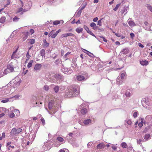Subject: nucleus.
<instances>
[{
	"instance_id": "obj_1",
	"label": "nucleus",
	"mask_w": 152,
	"mask_h": 152,
	"mask_svg": "<svg viewBox=\"0 0 152 152\" xmlns=\"http://www.w3.org/2000/svg\"><path fill=\"white\" fill-rule=\"evenodd\" d=\"M77 88L78 86L75 85L71 86L66 93V97H73L77 96L79 94L78 91L77 90Z\"/></svg>"
},
{
	"instance_id": "obj_2",
	"label": "nucleus",
	"mask_w": 152,
	"mask_h": 152,
	"mask_svg": "<svg viewBox=\"0 0 152 152\" xmlns=\"http://www.w3.org/2000/svg\"><path fill=\"white\" fill-rule=\"evenodd\" d=\"M57 106H58V105L57 104L56 102L51 100L49 102L48 106L49 109L51 111L50 112H49L47 108H46V109L49 113L53 114L57 111L58 107L57 108Z\"/></svg>"
},
{
	"instance_id": "obj_3",
	"label": "nucleus",
	"mask_w": 152,
	"mask_h": 152,
	"mask_svg": "<svg viewBox=\"0 0 152 152\" xmlns=\"http://www.w3.org/2000/svg\"><path fill=\"white\" fill-rule=\"evenodd\" d=\"M52 77L55 78V80H53V82L55 83H56V80L60 81L63 78L62 75L59 73L54 74L52 75Z\"/></svg>"
},
{
	"instance_id": "obj_4",
	"label": "nucleus",
	"mask_w": 152,
	"mask_h": 152,
	"mask_svg": "<svg viewBox=\"0 0 152 152\" xmlns=\"http://www.w3.org/2000/svg\"><path fill=\"white\" fill-rule=\"evenodd\" d=\"M86 105L84 104H82L79 107V109L80 110L81 113L83 115H85L87 112V110L85 107Z\"/></svg>"
},
{
	"instance_id": "obj_5",
	"label": "nucleus",
	"mask_w": 152,
	"mask_h": 152,
	"mask_svg": "<svg viewBox=\"0 0 152 152\" xmlns=\"http://www.w3.org/2000/svg\"><path fill=\"white\" fill-rule=\"evenodd\" d=\"M14 68V67L12 63L10 64L7 65V69L4 70V73H6L7 72H12L13 71Z\"/></svg>"
},
{
	"instance_id": "obj_6",
	"label": "nucleus",
	"mask_w": 152,
	"mask_h": 152,
	"mask_svg": "<svg viewBox=\"0 0 152 152\" xmlns=\"http://www.w3.org/2000/svg\"><path fill=\"white\" fill-rule=\"evenodd\" d=\"M22 129L20 128H19L17 129L14 128L12 129L10 132L11 134L12 135L18 134L20 132H21Z\"/></svg>"
},
{
	"instance_id": "obj_7",
	"label": "nucleus",
	"mask_w": 152,
	"mask_h": 152,
	"mask_svg": "<svg viewBox=\"0 0 152 152\" xmlns=\"http://www.w3.org/2000/svg\"><path fill=\"white\" fill-rule=\"evenodd\" d=\"M61 71L66 74H71L72 72V69L67 68H64L61 69Z\"/></svg>"
},
{
	"instance_id": "obj_8",
	"label": "nucleus",
	"mask_w": 152,
	"mask_h": 152,
	"mask_svg": "<svg viewBox=\"0 0 152 152\" xmlns=\"http://www.w3.org/2000/svg\"><path fill=\"white\" fill-rule=\"evenodd\" d=\"M132 92V89H128L127 90L125 93V95L127 97H130L131 95Z\"/></svg>"
},
{
	"instance_id": "obj_9",
	"label": "nucleus",
	"mask_w": 152,
	"mask_h": 152,
	"mask_svg": "<svg viewBox=\"0 0 152 152\" xmlns=\"http://www.w3.org/2000/svg\"><path fill=\"white\" fill-rule=\"evenodd\" d=\"M20 79L19 80L18 79L17 81H16L15 79H14V80L13 82V86H16V87L19 86L20 84Z\"/></svg>"
},
{
	"instance_id": "obj_10",
	"label": "nucleus",
	"mask_w": 152,
	"mask_h": 152,
	"mask_svg": "<svg viewBox=\"0 0 152 152\" xmlns=\"http://www.w3.org/2000/svg\"><path fill=\"white\" fill-rule=\"evenodd\" d=\"M42 67V65L40 64H37L35 65L34 69L36 71L39 70Z\"/></svg>"
},
{
	"instance_id": "obj_11",
	"label": "nucleus",
	"mask_w": 152,
	"mask_h": 152,
	"mask_svg": "<svg viewBox=\"0 0 152 152\" xmlns=\"http://www.w3.org/2000/svg\"><path fill=\"white\" fill-rule=\"evenodd\" d=\"M18 47L17 49H16V50H15V51H14L13 53V54H12V55L11 56V58L12 59H14V58H18L16 56V55H15L17 52V51H18Z\"/></svg>"
},
{
	"instance_id": "obj_12",
	"label": "nucleus",
	"mask_w": 152,
	"mask_h": 152,
	"mask_svg": "<svg viewBox=\"0 0 152 152\" xmlns=\"http://www.w3.org/2000/svg\"><path fill=\"white\" fill-rule=\"evenodd\" d=\"M18 47L17 49H16V50H15V51H14L13 53V54H12V55L11 56V58L12 59H14V58H18L16 56V55H15L17 52V51H18Z\"/></svg>"
},
{
	"instance_id": "obj_13",
	"label": "nucleus",
	"mask_w": 152,
	"mask_h": 152,
	"mask_svg": "<svg viewBox=\"0 0 152 152\" xmlns=\"http://www.w3.org/2000/svg\"><path fill=\"white\" fill-rule=\"evenodd\" d=\"M23 34L24 37H23V39L25 40L28 37L29 32L28 31L23 32Z\"/></svg>"
},
{
	"instance_id": "obj_14",
	"label": "nucleus",
	"mask_w": 152,
	"mask_h": 152,
	"mask_svg": "<svg viewBox=\"0 0 152 152\" xmlns=\"http://www.w3.org/2000/svg\"><path fill=\"white\" fill-rule=\"evenodd\" d=\"M83 50L84 51H83L85 53H86L89 56L91 57H93L94 56V55L91 53L90 52L87 51V50L83 49Z\"/></svg>"
},
{
	"instance_id": "obj_15",
	"label": "nucleus",
	"mask_w": 152,
	"mask_h": 152,
	"mask_svg": "<svg viewBox=\"0 0 152 152\" xmlns=\"http://www.w3.org/2000/svg\"><path fill=\"white\" fill-rule=\"evenodd\" d=\"M129 7H124L123 9L122 10V13L123 14L125 13L124 15H125L127 12Z\"/></svg>"
},
{
	"instance_id": "obj_16",
	"label": "nucleus",
	"mask_w": 152,
	"mask_h": 152,
	"mask_svg": "<svg viewBox=\"0 0 152 152\" xmlns=\"http://www.w3.org/2000/svg\"><path fill=\"white\" fill-rule=\"evenodd\" d=\"M140 63L142 65L146 66L148 64V61L145 60L140 61Z\"/></svg>"
},
{
	"instance_id": "obj_17",
	"label": "nucleus",
	"mask_w": 152,
	"mask_h": 152,
	"mask_svg": "<svg viewBox=\"0 0 152 152\" xmlns=\"http://www.w3.org/2000/svg\"><path fill=\"white\" fill-rule=\"evenodd\" d=\"M105 145L104 144H103V143H99V144L97 146V149H102V148H104L105 146Z\"/></svg>"
},
{
	"instance_id": "obj_18",
	"label": "nucleus",
	"mask_w": 152,
	"mask_h": 152,
	"mask_svg": "<svg viewBox=\"0 0 152 152\" xmlns=\"http://www.w3.org/2000/svg\"><path fill=\"white\" fill-rule=\"evenodd\" d=\"M84 77L82 75H79L77 77V80L79 81H81L84 80Z\"/></svg>"
},
{
	"instance_id": "obj_19",
	"label": "nucleus",
	"mask_w": 152,
	"mask_h": 152,
	"mask_svg": "<svg viewBox=\"0 0 152 152\" xmlns=\"http://www.w3.org/2000/svg\"><path fill=\"white\" fill-rule=\"evenodd\" d=\"M83 28L86 31L87 33L90 34L92 32L89 30V28L86 26L84 25Z\"/></svg>"
},
{
	"instance_id": "obj_20",
	"label": "nucleus",
	"mask_w": 152,
	"mask_h": 152,
	"mask_svg": "<svg viewBox=\"0 0 152 152\" xmlns=\"http://www.w3.org/2000/svg\"><path fill=\"white\" fill-rule=\"evenodd\" d=\"M91 122V120L90 119H88L84 120L83 121L84 124L88 125Z\"/></svg>"
},
{
	"instance_id": "obj_21",
	"label": "nucleus",
	"mask_w": 152,
	"mask_h": 152,
	"mask_svg": "<svg viewBox=\"0 0 152 152\" xmlns=\"http://www.w3.org/2000/svg\"><path fill=\"white\" fill-rule=\"evenodd\" d=\"M128 24L131 26H134L136 25L134 22L132 20H129L128 22Z\"/></svg>"
},
{
	"instance_id": "obj_22",
	"label": "nucleus",
	"mask_w": 152,
	"mask_h": 152,
	"mask_svg": "<svg viewBox=\"0 0 152 152\" xmlns=\"http://www.w3.org/2000/svg\"><path fill=\"white\" fill-rule=\"evenodd\" d=\"M40 53L41 56L45 57V50L44 49H42L40 52Z\"/></svg>"
},
{
	"instance_id": "obj_23",
	"label": "nucleus",
	"mask_w": 152,
	"mask_h": 152,
	"mask_svg": "<svg viewBox=\"0 0 152 152\" xmlns=\"http://www.w3.org/2000/svg\"><path fill=\"white\" fill-rule=\"evenodd\" d=\"M120 77H118L116 80L117 83L118 84H121L122 83V81L120 80Z\"/></svg>"
},
{
	"instance_id": "obj_24",
	"label": "nucleus",
	"mask_w": 152,
	"mask_h": 152,
	"mask_svg": "<svg viewBox=\"0 0 152 152\" xmlns=\"http://www.w3.org/2000/svg\"><path fill=\"white\" fill-rule=\"evenodd\" d=\"M83 30V29L80 27L77 28L76 29V31L78 33H80Z\"/></svg>"
},
{
	"instance_id": "obj_25",
	"label": "nucleus",
	"mask_w": 152,
	"mask_h": 152,
	"mask_svg": "<svg viewBox=\"0 0 152 152\" xmlns=\"http://www.w3.org/2000/svg\"><path fill=\"white\" fill-rule=\"evenodd\" d=\"M6 19L5 17L2 16L0 19V23H3L5 21Z\"/></svg>"
},
{
	"instance_id": "obj_26",
	"label": "nucleus",
	"mask_w": 152,
	"mask_h": 152,
	"mask_svg": "<svg viewBox=\"0 0 152 152\" xmlns=\"http://www.w3.org/2000/svg\"><path fill=\"white\" fill-rule=\"evenodd\" d=\"M33 62V60H31L30 61L27 65V67L28 68H30L31 67Z\"/></svg>"
},
{
	"instance_id": "obj_27",
	"label": "nucleus",
	"mask_w": 152,
	"mask_h": 152,
	"mask_svg": "<svg viewBox=\"0 0 152 152\" xmlns=\"http://www.w3.org/2000/svg\"><path fill=\"white\" fill-rule=\"evenodd\" d=\"M44 42V47H48L49 45V43H48L46 40H44L43 41Z\"/></svg>"
},
{
	"instance_id": "obj_28",
	"label": "nucleus",
	"mask_w": 152,
	"mask_h": 152,
	"mask_svg": "<svg viewBox=\"0 0 152 152\" xmlns=\"http://www.w3.org/2000/svg\"><path fill=\"white\" fill-rule=\"evenodd\" d=\"M121 146L124 148H126L127 147L126 143L125 142H123L121 144Z\"/></svg>"
},
{
	"instance_id": "obj_29",
	"label": "nucleus",
	"mask_w": 152,
	"mask_h": 152,
	"mask_svg": "<svg viewBox=\"0 0 152 152\" xmlns=\"http://www.w3.org/2000/svg\"><path fill=\"white\" fill-rule=\"evenodd\" d=\"M143 104L142 105L144 107L147 109L150 108L149 104H145V103H144V102H143Z\"/></svg>"
},
{
	"instance_id": "obj_30",
	"label": "nucleus",
	"mask_w": 152,
	"mask_h": 152,
	"mask_svg": "<svg viewBox=\"0 0 152 152\" xmlns=\"http://www.w3.org/2000/svg\"><path fill=\"white\" fill-rule=\"evenodd\" d=\"M129 50L128 49L125 48L123 49L122 52L124 54H126L129 52Z\"/></svg>"
},
{
	"instance_id": "obj_31",
	"label": "nucleus",
	"mask_w": 152,
	"mask_h": 152,
	"mask_svg": "<svg viewBox=\"0 0 152 152\" xmlns=\"http://www.w3.org/2000/svg\"><path fill=\"white\" fill-rule=\"evenodd\" d=\"M59 87L58 86H56L54 87L53 88L55 92L57 93L58 91Z\"/></svg>"
},
{
	"instance_id": "obj_32",
	"label": "nucleus",
	"mask_w": 152,
	"mask_h": 152,
	"mask_svg": "<svg viewBox=\"0 0 152 152\" xmlns=\"http://www.w3.org/2000/svg\"><path fill=\"white\" fill-rule=\"evenodd\" d=\"M141 122L139 123L138 124V126L140 127H141L142 126H143L142 124L144 123L143 122V121L144 120V119L141 118Z\"/></svg>"
},
{
	"instance_id": "obj_33",
	"label": "nucleus",
	"mask_w": 152,
	"mask_h": 152,
	"mask_svg": "<svg viewBox=\"0 0 152 152\" xmlns=\"http://www.w3.org/2000/svg\"><path fill=\"white\" fill-rule=\"evenodd\" d=\"M146 7L149 10L152 12V7L150 4H147Z\"/></svg>"
},
{
	"instance_id": "obj_34",
	"label": "nucleus",
	"mask_w": 152,
	"mask_h": 152,
	"mask_svg": "<svg viewBox=\"0 0 152 152\" xmlns=\"http://www.w3.org/2000/svg\"><path fill=\"white\" fill-rule=\"evenodd\" d=\"M35 42V40L33 39H30V41L28 42V43L32 45L34 44Z\"/></svg>"
},
{
	"instance_id": "obj_35",
	"label": "nucleus",
	"mask_w": 152,
	"mask_h": 152,
	"mask_svg": "<svg viewBox=\"0 0 152 152\" xmlns=\"http://www.w3.org/2000/svg\"><path fill=\"white\" fill-rule=\"evenodd\" d=\"M82 11H81L79 10L78 12H77V14L76 15V17H79L80 16L81 13Z\"/></svg>"
},
{
	"instance_id": "obj_36",
	"label": "nucleus",
	"mask_w": 152,
	"mask_h": 152,
	"mask_svg": "<svg viewBox=\"0 0 152 152\" xmlns=\"http://www.w3.org/2000/svg\"><path fill=\"white\" fill-rule=\"evenodd\" d=\"M57 140L61 142H63L64 141V139L60 137H58L57 138Z\"/></svg>"
},
{
	"instance_id": "obj_37",
	"label": "nucleus",
	"mask_w": 152,
	"mask_h": 152,
	"mask_svg": "<svg viewBox=\"0 0 152 152\" xmlns=\"http://www.w3.org/2000/svg\"><path fill=\"white\" fill-rule=\"evenodd\" d=\"M14 80V79H13L12 80L9 82V83L8 84H7V85L6 86H7V87H8L9 86H11L12 84H13V82Z\"/></svg>"
},
{
	"instance_id": "obj_38",
	"label": "nucleus",
	"mask_w": 152,
	"mask_h": 152,
	"mask_svg": "<svg viewBox=\"0 0 152 152\" xmlns=\"http://www.w3.org/2000/svg\"><path fill=\"white\" fill-rule=\"evenodd\" d=\"M150 137V135L149 134H146L145 136L144 139L147 140Z\"/></svg>"
},
{
	"instance_id": "obj_39",
	"label": "nucleus",
	"mask_w": 152,
	"mask_h": 152,
	"mask_svg": "<svg viewBox=\"0 0 152 152\" xmlns=\"http://www.w3.org/2000/svg\"><path fill=\"white\" fill-rule=\"evenodd\" d=\"M120 5H121V4H118L116 5V7H115V8L113 9V10L115 11H116L118 8L120 7Z\"/></svg>"
},
{
	"instance_id": "obj_40",
	"label": "nucleus",
	"mask_w": 152,
	"mask_h": 152,
	"mask_svg": "<svg viewBox=\"0 0 152 152\" xmlns=\"http://www.w3.org/2000/svg\"><path fill=\"white\" fill-rule=\"evenodd\" d=\"M103 19V18L101 19L100 20H98L97 22V25L99 26H101L102 25L101 20Z\"/></svg>"
},
{
	"instance_id": "obj_41",
	"label": "nucleus",
	"mask_w": 152,
	"mask_h": 152,
	"mask_svg": "<svg viewBox=\"0 0 152 152\" xmlns=\"http://www.w3.org/2000/svg\"><path fill=\"white\" fill-rule=\"evenodd\" d=\"M43 89L45 91H48L49 90V88L48 86L47 85L43 87Z\"/></svg>"
},
{
	"instance_id": "obj_42",
	"label": "nucleus",
	"mask_w": 152,
	"mask_h": 152,
	"mask_svg": "<svg viewBox=\"0 0 152 152\" xmlns=\"http://www.w3.org/2000/svg\"><path fill=\"white\" fill-rule=\"evenodd\" d=\"M19 20V18H18L17 16H15L13 19V21L14 22H17Z\"/></svg>"
},
{
	"instance_id": "obj_43",
	"label": "nucleus",
	"mask_w": 152,
	"mask_h": 152,
	"mask_svg": "<svg viewBox=\"0 0 152 152\" xmlns=\"http://www.w3.org/2000/svg\"><path fill=\"white\" fill-rule=\"evenodd\" d=\"M143 27L144 28L145 30H149L150 29V28L149 27V26H146L145 25H143Z\"/></svg>"
},
{
	"instance_id": "obj_44",
	"label": "nucleus",
	"mask_w": 152,
	"mask_h": 152,
	"mask_svg": "<svg viewBox=\"0 0 152 152\" xmlns=\"http://www.w3.org/2000/svg\"><path fill=\"white\" fill-rule=\"evenodd\" d=\"M96 24L94 22H92L90 24V26L91 27H92L93 29H94V28L95 26H96Z\"/></svg>"
},
{
	"instance_id": "obj_45",
	"label": "nucleus",
	"mask_w": 152,
	"mask_h": 152,
	"mask_svg": "<svg viewBox=\"0 0 152 152\" xmlns=\"http://www.w3.org/2000/svg\"><path fill=\"white\" fill-rule=\"evenodd\" d=\"M142 142V139H140L139 140H137V143L138 144H142L141 142Z\"/></svg>"
},
{
	"instance_id": "obj_46",
	"label": "nucleus",
	"mask_w": 152,
	"mask_h": 152,
	"mask_svg": "<svg viewBox=\"0 0 152 152\" xmlns=\"http://www.w3.org/2000/svg\"><path fill=\"white\" fill-rule=\"evenodd\" d=\"M60 23V21L56 20L54 21L53 24L54 25H56Z\"/></svg>"
},
{
	"instance_id": "obj_47",
	"label": "nucleus",
	"mask_w": 152,
	"mask_h": 152,
	"mask_svg": "<svg viewBox=\"0 0 152 152\" xmlns=\"http://www.w3.org/2000/svg\"><path fill=\"white\" fill-rule=\"evenodd\" d=\"M70 53V52H67V53H66L65 55L64 56V59L65 60H66V59H68V58L67 57V56L69 55Z\"/></svg>"
},
{
	"instance_id": "obj_48",
	"label": "nucleus",
	"mask_w": 152,
	"mask_h": 152,
	"mask_svg": "<svg viewBox=\"0 0 152 152\" xmlns=\"http://www.w3.org/2000/svg\"><path fill=\"white\" fill-rule=\"evenodd\" d=\"M93 144V143L92 142H89L87 146L88 148H90L91 146Z\"/></svg>"
},
{
	"instance_id": "obj_49",
	"label": "nucleus",
	"mask_w": 152,
	"mask_h": 152,
	"mask_svg": "<svg viewBox=\"0 0 152 152\" xmlns=\"http://www.w3.org/2000/svg\"><path fill=\"white\" fill-rule=\"evenodd\" d=\"M138 113V112H135L133 114V116L134 118H135L137 117Z\"/></svg>"
},
{
	"instance_id": "obj_50",
	"label": "nucleus",
	"mask_w": 152,
	"mask_h": 152,
	"mask_svg": "<svg viewBox=\"0 0 152 152\" xmlns=\"http://www.w3.org/2000/svg\"><path fill=\"white\" fill-rule=\"evenodd\" d=\"M9 99H4L3 100H2L1 101V102L2 103H6L9 102Z\"/></svg>"
},
{
	"instance_id": "obj_51",
	"label": "nucleus",
	"mask_w": 152,
	"mask_h": 152,
	"mask_svg": "<svg viewBox=\"0 0 152 152\" xmlns=\"http://www.w3.org/2000/svg\"><path fill=\"white\" fill-rule=\"evenodd\" d=\"M29 7L28 8V10H26L25 9L23 10V11L24 12H26V11L29 10L30 9V8H31V6L32 5V4H31V2H29Z\"/></svg>"
},
{
	"instance_id": "obj_52",
	"label": "nucleus",
	"mask_w": 152,
	"mask_h": 152,
	"mask_svg": "<svg viewBox=\"0 0 152 152\" xmlns=\"http://www.w3.org/2000/svg\"><path fill=\"white\" fill-rule=\"evenodd\" d=\"M10 0H7V4H6L5 5H4V7H7L8 6V5L10 4Z\"/></svg>"
},
{
	"instance_id": "obj_53",
	"label": "nucleus",
	"mask_w": 152,
	"mask_h": 152,
	"mask_svg": "<svg viewBox=\"0 0 152 152\" xmlns=\"http://www.w3.org/2000/svg\"><path fill=\"white\" fill-rule=\"evenodd\" d=\"M41 122H42V123L43 124V125H44L45 124V121L44 119L43 118H41Z\"/></svg>"
},
{
	"instance_id": "obj_54",
	"label": "nucleus",
	"mask_w": 152,
	"mask_h": 152,
	"mask_svg": "<svg viewBox=\"0 0 152 152\" xmlns=\"http://www.w3.org/2000/svg\"><path fill=\"white\" fill-rule=\"evenodd\" d=\"M20 95H15L14 96L11 98H10L11 99V98H14L16 99H17L19 97H20Z\"/></svg>"
},
{
	"instance_id": "obj_55",
	"label": "nucleus",
	"mask_w": 152,
	"mask_h": 152,
	"mask_svg": "<svg viewBox=\"0 0 152 152\" xmlns=\"http://www.w3.org/2000/svg\"><path fill=\"white\" fill-rule=\"evenodd\" d=\"M125 76V74H124V73H122L121 75L120 78L122 79H123L124 78V77Z\"/></svg>"
},
{
	"instance_id": "obj_56",
	"label": "nucleus",
	"mask_w": 152,
	"mask_h": 152,
	"mask_svg": "<svg viewBox=\"0 0 152 152\" xmlns=\"http://www.w3.org/2000/svg\"><path fill=\"white\" fill-rule=\"evenodd\" d=\"M93 29L95 30H96L97 29H100L99 26H96H96H95L94 28Z\"/></svg>"
},
{
	"instance_id": "obj_57",
	"label": "nucleus",
	"mask_w": 152,
	"mask_h": 152,
	"mask_svg": "<svg viewBox=\"0 0 152 152\" xmlns=\"http://www.w3.org/2000/svg\"><path fill=\"white\" fill-rule=\"evenodd\" d=\"M100 38H102L103 39V40L104 42H107V40L105 39V38H104V37H103L102 36H100Z\"/></svg>"
},
{
	"instance_id": "obj_58",
	"label": "nucleus",
	"mask_w": 152,
	"mask_h": 152,
	"mask_svg": "<svg viewBox=\"0 0 152 152\" xmlns=\"http://www.w3.org/2000/svg\"><path fill=\"white\" fill-rule=\"evenodd\" d=\"M61 36L62 37H66L68 36L67 33L63 34Z\"/></svg>"
},
{
	"instance_id": "obj_59",
	"label": "nucleus",
	"mask_w": 152,
	"mask_h": 152,
	"mask_svg": "<svg viewBox=\"0 0 152 152\" xmlns=\"http://www.w3.org/2000/svg\"><path fill=\"white\" fill-rule=\"evenodd\" d=\"M130 35L131 38L132 39H133V37H134V34L132 33H130Z\"/></svg>"
},
{
	"instance_id": "obj_60",
	"label": "nucleus",
	"mask_w": 152,
	"mask_h": 152,
	"mask_svg": "<svg viewBox=\"0 0 152 152\" xmlns=\"http://www.w3.org/2000/svg\"><path fill=\"white\" fill-rule=\"evenodd\" d=\"M10 118H13L15 116V114L13 113H12L10 115Z\"/></svg>"
},
{
	"instance_id": "obj_61",
	"label": "nucleus",
	"mask_w": 152,
	"mask_h": 152,
	"mask_svg": "<svg viewBox=\"0 0 152 152\" xmlns=\"http://www.w3.org/2000/svg\"><path fill=\"white\" fill-rule=\"evenodd\" d=\"M126 123L129 125H131L132 124L131 121L129 120H127Z\"/></svg>"
},
{
	"instance_id": "obj_62",
	"label": "nucleus",
	"mask_w": 152,
	"mask_h": 152,
	"mask_svg": "<svg viewBox=\"0 0 152 152\" xmlns=\"http://www.w3.org/2000/svg\"><path fill=\"white\" fill-rule=\"evenodd\" d=\"M31 56L29 54V52H28V51L26 53V57L27 58H30L31 57Z\"/></svg>"
},
{
	"instance_id": "obj_63",
	"label": "nucleus",
	"mask_w": 152,
	"mask_h": 152,
	"mask_svg": "<svg viewBox=\"0 0 152 152\" xmlns=\"http://www.w3.org/2000/svg\"><path fill=\"white\" fill-rule=\"evenodd\" d=\"M59 59H57L56 61L55 64L56 65H58L59 64Z\"/></svg>"
},
{
	"instance_id": "obj_64",
	"label": "nucleus",
	"mask_w": 152,
	"mask_h": 152,
	"mask_svg": "<svg viewBox=\"0 0 152 152\" xmlns=\"http://www.w3.org/2000/svg\"><path fill=\"white\" fill-rule=\"evenodd\" d=\"M78 122H79V123L80 124V125H81L83 126L84 124L83 123V122L81 120L79 121Z\"/></svg>"
}]
</instances>
